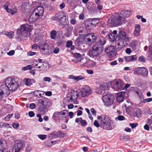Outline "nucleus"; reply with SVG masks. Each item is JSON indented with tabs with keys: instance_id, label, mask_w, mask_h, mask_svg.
Returning <instances> with one entry per match:
<instances>
[{
	"instance_id": "69168bd1",
	"label": "nucleus",
	"mask_w": 152,
	"mask_h": 152,
	"mask_svg": "<svg viewBox=\"0 0 152 152\" xmlns=\"http://www.w3.org/2000/svg\"><path fill=\"white\" fill-rule=\"evenodd\" d=\"M29 107L31 109H33L36 108V105L34 103H31L30 104Z\"/></svg>"
},
{
	"instance_id": "393cba45",
	"label": "nucleus",
	"mask_w": 152,
	"mask_h": 152,
	"mask_svg": "<svg viewBox=\"0 0 152 152\" xmlns=\"http://www.w3.org/2000/svg\"><path fill=\"white\" fill-rule=\"evenodd\" d=\"M5 86L3 84L0 86V96L2 98L3 95L6 94L8 95L10 94V91L7 90L6 88H5Z\"/></svg>"
},
{
	"instance_id": "f257e3e1",
	"label": "nucleus",
	"mask_w": 152,
	"mask_h": 152,
	"mask_svg": "<svg viewBox=\"0 0 152 152\" xmlns=\"http://www.w3.org/2000/svg\"><path fill=\"white\" fill-rule=\"evenodd\" d=\"M21 80L18 78L8 77L5 80V88L7 90L15 91L17 90L21 85Z\"/></svg>"
},
{
	"instance_id": "2eb2a0df",
	"label": "nucleus",
	"mask_w": 152,
	"mask_h": 152,
	"mask_svg": "<svg viewBox=\"0 0 152 152\" xmlns=\"http://www.w3.org/2000/svg\"><path fill=\"white\" fill-rule=\"evenodd\" d=\"M98 120H99V121H101V125L103 126L104 125L107 123L108 122L110 121L111 120L109 118L108 116L105 115H101L100 116H98L97 117Z\"/></svg>"
},
{
	"instance_id": "864d4df0",
	"label": "nucleus",
	"mask_w": 152,
	"mask_h": 152,
	"mask_svg": "<svg viewBox=\"0 0 152 152\" xmlns=\"http://www.w3.org/2000/svg\"><path fill=\"white\" fill-rule=\"evenodd\" d=\"M99 88L101 90L104 91L107 89V88L104 85H101L99 87Z\"/></svg>"
},
{
	"instance_id": "b1692460",
	"label": "nucleus",
	"mask_w": 152,
	"mask_h": 152,
	"mask_svg": "<svg viewBox=\"0 0 152 152\" xmlns=\"http://www.w3.org/2000/svg\"><path fill=\"white\" fill-rule=\"evenodd\" d=\"M88 60L84 58H80V59H78L76 60V62H80V64L81 66L87 67L88 65Z\"/></svg>"
},
{
	"instance_id": "6ab92c4d",
	"label": "nucleus",
	"mask_w": 152,
	"mask_h": 152,
	"mask_svg": "<svg viewBox=\"0 0 152 152\" xmlns=\"http://www.w3.org/2000/svg\"><path fill=\"white\" fill-rule=\"evenodd\" d=\"M132 11L128 10H122L119 14L120 17L123 19L124 21V19L127 17L130 16L131 15L132 13Z\"/></svg>"
},
{
	"instance_id": "c756f323",
	"label": "nucleus",
	"mask_w": 152,
	"mask_h": 152,
	"mask_svg": "<svg viewBox=\"0 0 152 152\" xmlns=\"http://www.w3.org/2000/svg\"><path fill=\"white\" fill-rule=\"evenodd\" d=\"M34 10L40 17L42 16L44 12V8L42 6H38L36 8L34 9Z\"/></svg>"
},
{
	"instance_id": "a211bd4d",
	"label": "nucleus",
	"mask_w": 152,
	"mask_h": 152,
	"mask_svg": "<svg viewBox=\"0 0 152 152\" xmlns=\"http://www.w3.org/2000/svg\"><path fill=\"white\" fill-rule=\"evenodd\" d=\"M23 146V144L21 142L18 141L14 145L13 148V152H19Z\"/></svg>"
},
{
	"instance_id": "cd10ccee",
	"label": "nucleus",
	"mask_w": 152,
	"mask_h": 152,
	"mask_svg": "<svg viewBox=\"0 0 152 152\" xmlns=\"http://www.w3.org/2000/svg\"><path fill=\"white\" fill-rule=\"evenodd\" d=\"M125 94L124 92H119L117 94L116 99L118 102H121L123 101Z\"/></svg>"
},
{
	"instance_id": "f3484780",
	"label": "nucleus",
	"mask_w": 152,
	"mask_h": 152,
	"mask_svg": "<svg viewBox=\"0 0 152 152\" xmlns=\"http://www.w3.org/2000/svg\"><path fill=\"white\" fill-rule=\"evenodd\" d=\"M40 17L39 15L34 10L31 14L28 19V21L30 23H31L37 20Z\"/></svg>"
},
{
	"instance_id": "bb28decb",
	"label": "nucleus",
	"mask_w": 152,
	"mask_h": 152,
	"mask_svg": "<svg viewBox=\"0 0 152 152\" xmlns=\"http://www.w3.org/2000/svg\"><path fill=\"white\" fill-rule=\"evenodd\" d=\"M140 42H139L137 40H133L130 43V46L134 50H136V48L140 46Z\"/></svg>"
},
{
	"instance_id": "774afa93",
	"label": "nucleus",
	"mask_w": 152,
	"mask_h": 152,
	"mask_svg": "<svg viewBox=\"0 0 152 152\" xmlns=\"http://www.w3.org/2000/svg\"><path fill=\"white\" fill-rule=\"evenodd\" d=\"M125 51L127 53L129 54H130L132 52L131 49L129 48H127L126 49Z\"/></svg>"
},
{
	"instance_id": "37998d69",
	"label": "nucleus",
	"mask_w": 152,
	"mask_h": 152,
	"mask_svg": "<svg viewBox=\"0 0 152 152\" xmlns=\"http://www.w3.org/2000/svg\"><path fill=\"white\" fill-rule=\"evenodd\" d=\"M24 81L25 85L26 86H30L31 84V80L29 78L25 79Z\"/></svg>"
},
{
	"instance_id": "0eeeda50",
	"label": "nucleus",
	"mask_w": 152,
	"mask_h": 152,
	"mask_svg": "<svg viewBox=\"0 0 152 152\" xmlns=\"http://www.w3.org/2000/svg\"><path fill=\"white\" fill-rule=\"evenodd\" d=\"M30 26L28 24L22 25L20 28L17 30V34L19 35V37H26L27 34V32L30 30Z\"/></svg>"
},
{
	"instance_id": "8fccbe9b",
	"label": "nucleus",
	"mask_w": 152,
	"mask_h": 152,
	"mask_svg": "<svg viewBox=\"0 0 152 152\" xmlns=\"http://www.w3.org/2000/svg\"><path fill=\"white\" fill-rule=\"evenodd\" d=\"M13 114H11L7 115L4 118V120L6 121H9L10 118L12 116Z\"/></svg>"
},
{
	"instance_id": "dca6fc26",
	"label": "nucleus",
	"mask_w": 152,
	"mask_h": 152,
	"mask_svg": "<svg viewBox=\"0 0 152 152\" xmlns=\"http://www.w3.org/2000/svg\"><path fill=\"white\" fill-rule=\"evenodd\" d=\"M122 85L121 80H118L114 82L112 87L117 90H121L123 88Z\"/></svg>"
},
{
	"instance_id": "3c124183",
	"label": "nucleus",
	"mask_w": 152,
	"mask_h": 152,
	"mask_svg": "<svg viewBox=\"0 0 152 152\" xmlns=\"http://www.w3.org/2000/svg\"><path fill=\"white\" fill-rule=\"evenodd\" d=\"M38 137L40 139L44 140L46 138L47 135L45 134H39L38 135Z\"/></svg>"
},
{
	"instance_id": "7ed1b4c3",
	"label": "nucleus",
	"mask_w": 152,
	"mask_h": 152,
	"mask_svg": "<svg viewBox=\"0 0 152 152\" xmlns=\"http://www.w3.org/2000/svg\"><path fill=\"white\" fill-rule=\"evenodd\" d=\"M38 48L45 55H49L53 53L52 48L44 41L38 43Z\"/></svg>"
},
{
	"instance_id": "e2e57ef3",
	"label": "nucleus",
	"mask_w": 152,
	"mask_h": 152,
	"mask_svg": "<svg viewBox=\"0 0 152 152\" xmlns=\"http://www.w3.org/2000/svg\"><path fill=\"white\" fill-rule=\"evenodd\" d=\"M36 53L32 51H29L27 55L29 56H33L35 55Z\"/></svg>"
},
{
	"instance_id": "aec40b11",
	"label": "nucleus",
	"mask_w": 152,
	"mask_h": 152,
	"mask_svg": "<svg viewBox=\"0 0 152 152\" xmlns=\"http://www.w3.org/2000/svg\"><path fill=\"white\" fill-rule=\"evenodd\" d=\"M115 126V124L113 121L110 120L107 123L104 125L103 128L107 130H110L114 128Z\"/></svg>"
},
{
	"instance_id": "9b49d317",
	"label": "nucleus",
	"mask_w": 152,
	"mask_h": 152,
	"mask_svg": "<svg viewBox=\"0 0 152 152\" xmlns=\"http://www.w3.org/2000/svg\"><path fill=\"white\" fill-rule=\"evenodd\" d=\"M103 50L94 44L91 52V55H90V56H92L93 57L97 56L100 55L103 52Z\"/></svg>"
},
{
	"instance_id": "a878e982",
	"label": "nucleus",
	"mask_w": 152,
	"mask_h": 152,
	"mask_svg": "<svg viewBox=\"0 0 152 152\" xmlns=\"http://www.w3.org/2000/svg\"><path fill=\"white\" fill-rule=\"evenodd\" d=\"M6 143L4 140H0V152H10L5 149Z\"/></svg>"
},
{
	"instance_id": "c03bdc74",
	"label": "nucleus",
	"mask_w": 152,
	"mask_h": 152,
	"mask_svg": "<svg viewBox=\"0 0 152 152\" xmlns=\"http://www.w3.org/2000/svg\"><path fill=\"white\" fill-rule=\"evenodd\" d=\"M85 78V77L82 75H79L77 77H75V80L77 81H78L81 80H82Z\"/></svg>"
},
{
	"instance_id": "052dcab7",
	"label": "nucleus",
	"mask_w": 152,
	"mask_h": 152,
	"mask_svg": "<svg viewBox=\"0 0 152 152\" xmlns=\"http://www.w3.org/2000/svg\"><path fill=\"white\" fill-rule=\"evenodd\" d=\"M32 6L34 7H38V6H39V3L36 1L33 2L32 4Z\"/></svg>"
},
{
	"instance_id": "c85d7f7f",
	"label": "nucleus",
	"mask_w": 152,
	"mask_h": 152,
	"mask_svg": "<svg viewBox=\"0 0 152 152\" xmlns=\"http://www.w3.org/2000/svg\"><path fill=\"white\" fill-rule=\"evenodd\" d=\"M63 117L61 115L60 112H55L52 116V118L55 121L61 120L62 119Z\"/></svg>"
},
{
	"instance_id": "5701e85b",
	"label": "nucleus",
	"mask_w": 152,
	"mask_h": 152,
	"mask_svg": "<svg viewBox=\"0 0 152 152\" xmlns=\"http://www.w3.org/2000/svg\"><path fill=\"white\" fill-rule=\"evenodd\" d=\"M79 96V93L77 91H72L71 92V97L70 101L71 102L74 103Z\"/></svg>"
},
{
	"instance_id": "09e8293b",
	"label": "nucleus",
	"mask_w": 152,
	"mask_h": 152,
	"mask_svg": "<svg viewBox=\"0 0 152 152\" xmlns=\"http://www.w3.org/2000/svg\"><path fill=\"white\" fill-rule=\"evenodd\" d=\"M138 61L143 63L145 62V58L143 56H141L139 57Z\"/></svg>"
},
{
	"instance_id": "4d7b16f0",
	"label": "nucleus",
	"mask_w": 152,
	"mask_h": 152,
	"mask_svg": "<svg viewBox=\"0 0 152 152\" xmlns=\"http://www.w3.org/2000/svg\"><path fill=\"white\" fill-rule=\"evenodd\" d=\"M72 44V42L71 41H68L66 44V47L67 48H69L71 46Z\"/></svg>"
},
{
	"instance_id": "72a5a7b5",
	"label": "nucleus",
	"mask_w": 152,
	"mask_h": 152,
	"mask_svg": "<svg viewBox=\"0 0 152 152\" xmlns=\"http://www.w3.org/2000/svg\"><path fill=\"white\" fill-rule=\"evenodd\" d=\"M141 114V112L139 108H136L134 110L133 115L134 117H136L137 118L140 116Z\"/></svg>"
},
{
	"instance_id": "4be33fe9",
	"label": "nucleus",
	"mask_w": 152,
	"mask_h": 152,
	"mask_svg": "<svg viewBox=\"0 0 152 152\" xmlns=\"http://www.w3.org/2000/svg\"><path fill=\"white\" fill-rule=\"evenodd\" d=\"M106 43V39L104 37L100 38L94 45L103 50L104 45Z\"/></svg>"
},
{
	"instance_id": "1a4fd4ad",
	"label": "nucleus",
	"mask_w": 152,
	"mask_h": 152,
	"mask_svg": "<svg viewBox=\"0 0 152 152\" xmlns=\"http://www.w3.org/2000/svg\"><path fill=\"white\" fill-rule=\"evenodd\" d=\"M53 18L54 20L59 22L60 24L63 25L66 24L67 18L63 13L60 12L56 13Z\"/></svg>"
},
{
	"instance_id": "6e6d98bb",
	"label": "nucleus",
	"mask_w": 152,
	"mask_h": 152,
	"mask_svg": "<svg viewBox=\"0 0 152 152\" xmlns=\"http://www.w3.org/2000/svg\"><path fill=\"white\" fill-rule=\"evenodd\" d=\"M13 127L15 129H17L19 127L18 123H14L12 124Z\"/></svg>"
},
{
	"instance_id": "0e129e2a",
	"label": "nucleus",
	"mask_w": 152,
	"mask_h": 152,
	"mask_svg": "<svg viewBox=\"0 0 152 152\" xmlns=\"http://www.w3.org/2000/svg\"><path fill=\"white\" fill-rule=\"evenodd\" d=\"M15 52L14 50H11L7 53V54L9 56H12L14 54Z\"/></svg>"
},
{
	"instance_id": "4c0bfd02",
	"label": "nucleus",
	"mask_w": 152,
	"mask_h": 152,
	"mask_svg": "<svg viewBox=\"0 0 152 152\" xmlns=\"http://www.w3.org/2000/svg\"><path fill=\"white\" fill-rule=\"evenodd\" d=\"M61 115H62L63 118H66L68 116V112L66 110H64L61 112H60Z\"/></svg>"
},
{
	"instance_id": "de8ad7c7",
	"label": "nucleus",
	"mask_w": 152,
	"mask_h": 152,
	"mask_svg": "<svg viewBox=\"0 0 152 152\" xmlns=\"http://www.w3.org/2000/svg\"><path fill=\"white\" fill-rule=\"evenodd\" d=\"M32 67L31 65H28L26 66L23 67L22 69L23 70H26L28 69H32Z\"/></svg>"
},
{
	"instance_id": "6e6552de",
	"label": "nucleus",
	"mask_w": 152,
	"mask_h": 152,
	"mask_svg": "<svg viewBox=\"0 0 152 152\" xmlns=\"http://www.w3.org/2000/svg\"><path fill=\"white\" fill-rule=\"evenodd\" d=\"M102 99L104 105L107 106L112 105L114 99L113 96L109 94L104 95L102 96Z\"/></svg>"
},
{
	"instance_id": "a18cd8bd",
	"label": "nucleus",
	"mask_w": 152,
	"mask_h": 152,
	"mask_svg": "<svg viewBox=\"0 0 152 152\" xmlns=\"http://www.w3.org/2000/svg\"><path fill=\"white\" fill-rule=\"evenodd\" d=\"M124 119L125 117L124 116L121 115H119L117 117L115 118V120L116 121L119 120L121 121L124 120Z\"/></svg>"
},
{
	"instance_id": "603ef678",
	"label": "nucleus",
	"mask_w": 152,
	"mask_h": 152,
	"mask_svg": "<svg viewBox=\"0 0 152 152\" xmlns=\"http://www.w3.org/2000/svg\"><path fill=\"white\" fill-rule=\"evenodd\" d=\"M152 101V98H148L145 99H143L142 102L143 103H145V102H149Z\"/></svg>"
},
{
	"instance_id": "4468645a",
	"label": "nucleus",
	"mask_w": 152,
	"mask_h": 152,
	"mask_svg": "<svg viewBox=\"0 0 152 152\" xmlns=\"http://www.w3.org/2000/svg\"><path fill=\"white\" fill-rule=\"evenodd\" d=\"M117 34V31L116 30H114L110 34H108L106 35V38L109 39L110 42H114L117 40L116 38Z\"/></svg>"
},
{
	"instance_id": "c9c22d12",
	"label": "nucleus",
	"mask_w": 152,
	"mask_h": 152,
	"mask_svg": "<svg viewBox=\"0 0 152 152\" xmlns=\"http://www.w3.org/2000/svg\"><path fill=\"white\" fill-rule=\"evenodd\" d=\"M96 63L94 61L88 60L87 68H92L95 66Z\"/></svg>"
},
{
	"instance_id": "7c9ffc66",
	"label": "nucleus",
	"mask_w": 152,
	"mask_h": 152,
	"mask_svg": "<svg viewBox=\"0 0 152 152\" xmlns=\"http://www.w3.org/2000/svg\"><path fill=\"white\" fill-rule=\"evenodd\" d=\"M124 60L126 62H129L132 61L137 59L136 55H132L129 56H125L124 58Z\"/></svg>"
},
{
	"instance_id": "338daca9",
	"label": "nucleus",
	"mask_w": 152,
	"mask_h": 152,
	"mask_svg": "<svg viewBox=\"0 0 152 152\" xmlns=\"http://www.w3.org/2000/svg\"><path fill=\"white\" fill-rule=\"evenodd\" d=\"M91 112L92 114L94 115L95 116L96 115V111L94 108H91Z\"/></svg>"
},
{
	"instance_id": "13d9d810",
	"label": "nucleus",
	"mask_w": 152,
	"mask_h": 152,
	"mask_svg": "<svg viewBox=\"0 0 152 152\" xmlns=\"http://www.w3.org/2000/svg\"><path fill=\"white\" fill-rule=\"evenodd\" d=\"M74 56L76 58H81V55L79 53H73Z\"/></svg>"
},
{
	"instance_id": "473e14b6",
	"label": "nucleus",
	"mask_w": 152,
	"mask_h": 152,
	"mask_svg": "<svg viewBox=\"0 0 152 152\" xmlns=\"http://www.w3.org/2000/svg\"><path fill=\"white\" fill-rule=\"evenodd\" d=\"M86 27L87 29L89 31L91 30L95 27L89 21H87L85 23Z\"/></svg>"
},
{
	"instance_id": "423d86ee",
	"label": "nucleus",
	"mask_w": 152,
	"mask_h": 152,
	"mask_svg": "<svg viewBox=\"0 0 152 152\" xmlns=\"http://www.w3.org/2000/svg\"><path fill=\"white\" fill-rule=\"evenodd\" d=\"M96 37L94 34H89L86 35L82 39V42L83 44L91 45L96 40Z\"/></svg>"
},
{
	"instance_id": "2f4dec72",
	"label": "nucleus",
	"mask_w": 152,
	"mask_h": 152,
	"mask_svg": "<svg viewBox=\"0 0 152 152\" xmlns=\"http://www.w3.org/2000/svg\"><path fill=\"white\" fill-rule=\"evenodd\" d=\"M140 28V25L137 24L135 26V29L134 32V34L135 36L137 37L139 35Z\"/></svg>"
},
{
	"instance_id": "9d476101",
	"label": "nucleus",
	"mask_w": 152,
	"mask_h": 152,
	"mask_svg": "<svg viewBox=\"0 0 152 152\" xmlns=\"http://www.w3.org/2000/svg\"><path fill=\"white\" fill-rule=\"evenodd\" d=\"M93 91L88 86H83L80 91V95L82 97H87L91 94Z\"/></svg>"
},
{
	"instance_id": "a19ab883",
	"label": "nucleus",
	"mask_w": 152,
	"mask_h": 152,
	"mask_svg": "<svg viewBox=\"0 0 152 152\" xmlns=\"http://www.w3.org/2000/svg\"><path fill=\"white\" fill-rule=\"evenodd\" d=\"M57 32L56 31L53 30L50 32V38L52 39H54L56 37Z\"/></svg>"
},
{
	"instance_id": "412c9836",
	"label": "nucleus",
	"mask_w": 152,
	"mask_h": 152,
	"mask_svg": "<svg viewBox=\"0 0 152 152\" xmlns=\"http://www.w3.org/2000/svg\"><path fill=\"white\" fill-rule=\"evenodd\" d=\"M39 63L36 64L35 62L33 64V66L35 68H38V69H40V70H43L45 69L44 66H46L48 65V64L45 63L43 64L42 65L40 64V63H42V60L41 59H38Z\"/></svg>"
},
{
	"instance_id": "58836bf2",
	"label": "nucleus",
	"mask_w": 152,
	"mask_h": 152,
	"mask_svg": "<svg viewBox=\"0 0 152 152\" xmlns=\"http://www.w3.org/2000/svg\"><path fill=\"white\" fill-rule=\"evenodd\" d=\"M142 70V67H138L135 69L134 70V75L141 74Z\"/></svg>"
},
{
	"instance_id": "5fc2aeb1",
	"label": "nucleus",
	"mask_w": 152,
	"mask_h": 152,
	"mask_svg": "<svg viewBox=\"0 0 152 152\" xmlns=\"http://www.w3.org/2000/svg\"><path fill=\"white\" fill-rule=\"evenodd\" d=\"M43 80L44 81L50 82L51 81V79L50 77H45L43 78Z\"/></svg>"
},
{
	"instance_id": "79ce46f5",
	"label": "nucleus",
	"mask_w": 152,
	"mask_h": 152,
	"mask_svg": "<svg viewBox=\"0 0 152 152\" xmlns=\"http://www.w3.org/2000/svg\"><path fill=\"white\" fill-rule=\"evenodd\" d=\"M4 34L10 38H12L14 35V33L13 31L10 32H5Z\"/></svg>"
},
{
	"instance_id": "680f3d73",
	"label": "nucleus",
	"mask_w": 152,
	"mask_h": 152,
	"mask_svg": "<svg viewBox=\"0 0 152 152\" xmlns=\"http://www.w3.org/2000/svg\"><path fill=\"white\" fill-rule=\"evenodd\" d=\"M80 123L81 125L82 126H85L87 124L86 121L85 120H83L82 119V120H81Z\"/></svg>"
},
{
	"instance_id": "ddd939ff",
	"label": "nucleus",
	"mask_w": 152,
	"mask_h": 152,
	"mask_svg": "<svg viewBox=\"0 0 152 152\" xmlns=\"http://www.w3.org/2000/svg\"><path fill=\"white\" fill-rule=\"evenodd\" d=\"M10 4V2H7L4 5V8L7 12L13 15L17 12V10L15 7L13 8L12 9L9 8L8 7Z\"/></svg>"
},
{
	"instance_id": "ea45409f",
	"label": "nucleus",
	"mask_w": 152,
	"mask_h": 152,
	"mask_svg": "<svg viewBox=\"0 0 152 152\" xmlns=\"http://www.w3.org/2000/svg\"><path fill=\"white\" fill-rule=\"evenodd\" d=\"M53 135L58 134L61 137H64V133H63L61 131H59L57 132H54L53 133Z\"/></svg>"
},
{
	"instance_id": "bf43d9fd",
	"label": "nucleus",
	"mask_w": 152,
	"mask_h": 152,
	"mask_svg": "<svg viewBox=\"0 0 152 152\" xmlns=\"http://www.w3.org/2000/svg\"><path fill=\"white\" fill-rule=\"evenodd\" d=\"M138 125V124L137 123H131L129 124V126L132 128V129H134Z\"/></svg>"
},
{
	"instance_id": "20e7f679",
	"label": "nucleus",
	"mask_w": 152,
	"mask_h": 152,
	"mask_svg": "<svg viewBox=\"0 0 152 152\" xmlns=\"http://www.w3.org/2000/svg\"><path fill=\"white\" fill-rule=\"evenodd\" d=\"M123 21L119 14L117 16H112L107 20V25L110 27L120 26Z\"/></svg>"
},
{
	"instance_id": "f03ea898",
	"label": "nucleus",
	"mask_w": 152,
	"mask_h": 152,
	"mask_svg": "<svg viewBox=\"0 0 152 152\" xmlns=\"http://www.w3.org/2000/svg\"><path fill=\"white\" fill-rule=\"evenodd\" d=\"M39 102L42 105L39 106V110L42 113H45L47 112L48 109L52 105L50 100L47 98L39 99Z\"/></svg>"
},
{
	"instance_id": "f8f14e48",
	"label": "nucleus",
	"mask_w": 152,
	"mask_h": 152,
	"mask_svg": "<svg viewBox=\"0 0 152 152\" xmlns=\"http://www.w3.org/2000/svg\"><path fill=\"white\" fill-rule=\"evenodd\" d=\"M105 52L110 57H113L116 54V50L114 46L110 45L105 48Z\"/></svg>"
},
{
	"instance_id": "e433bc0d",
	"label": "nucleus",
	"mask_w": 152,
	"mask_h": 152,
	"mask_svg": "<svg viewBox=\"0 0 152 152\" xmlns=\"http://www.w3.org/2000/svg\"><path fill=\"white\" fill-rule=\"evenodd\" d=\"M148 71L147 69L145 67H142L141 74L143 76L146 77L148 75Z\"/></svg>"
},
{
	"instance_id": "39448f33",
	"label": "nucleus",
	"mask_w": 152,
	"mask_h": 152,
	"mask_svg": "<svg viewBox=\"0 0 152 152\" xmlns=\"http://www.w3.org/2000/svg\"><path fill=\"white\" fill-rule=\"evenodd\" d=\"M116 38L118 39L117 42V45L119 46V48H120L123 46L124 41L126 42H129V38L126 35L125 32L121 30L119 31Z\"/></svg>"
},
{
	"instance_id": "f704fd0d",
	"label": "nucleus",
	"mask_w": 152,
	"mask_h": 152,
	"mask_svg": "<svg viewBox=\"0 0 152 152\" xmlns=\"http://www.w3.org/2000/svg\"><path fill=\"white\" fill-rule=\"evenodd\" d=\"M91 23H92L94 26H95L98 24L99 22V18H93L90 19V21H89Z\"/></svg>"
},
{
	"instance_id": "49530a36",
	"label": "nucleus",
	"mask_w": 152,
	"mask_h": 152,
	"mask_svg": "<svg viewBox=\"0 0 152 152\" xmlns=\"http://www.w3.org/2000/svg\"><path fill=\"white\" fill-rule=\"evenodd\" d=\"M9 124H5L3 122H0V128H3L4 127H7V126H9Z\"/></svg>"
}]
</instances>
